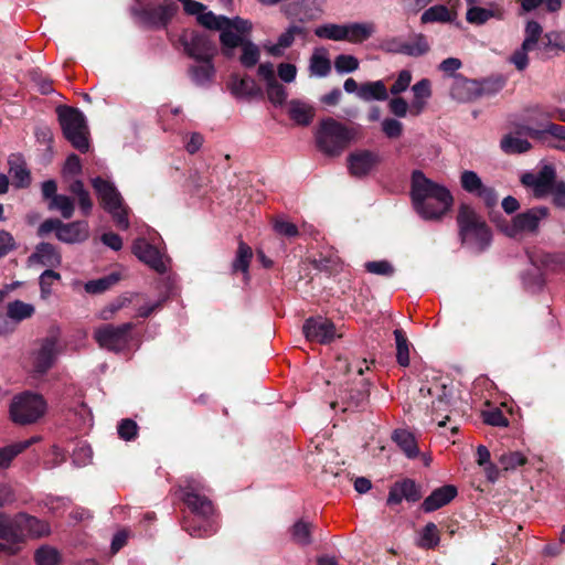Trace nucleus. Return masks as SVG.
I'll use <instances>...</instances> for the list:
<instances>
[{"instance_id":"obj_3","label":"nucleus","mask_w":565,"mask_h":565,"mask_svg":"<svg viewBox=\"0 0 565 565\" xmlns=\"http://www.w3.org/2000/svg\"><path fill=\"white\" fill-rule=\"evenodd\" d=\"M198 22L209 30L220 31L221 52L226 58H233L235 55L236 36L234 32H250L253 29L252 22L246 19L215 15L212 11H203L199 14Z\"/></svg>"},{"instance_id":"obj_38","label":"nucleus","mask_w":565,"mask_h":565,"mask_svg":"<svg viewBox=\"0 0 565 565\" xmlns=\"http://www.w3.org/2000/svg\"><path fill=\"white\" fill-rule=\"evenodd\" d=\"M501 11L499 8L490 6L489 8H481L478 6H472L468 9L466 13V19L471 24L481 25L486 23L489 19L494 17H500Z\"/></svg>"},{"instance_id":"obj_10","label":"nucleus","mask_w":565,"mask_h":565,"mask_svg":"<svg viewBox=\"0 0 565 565\" xmlns=\"http://www.w3.org/2000/svg\"><path fill=\"white\" fill-rule=\"evenodd\" d=\"M184 53L194 61L214 60L218 49L214 40L206 33L198 31L184 32L180 36Z\"/></svg>"},{"instance_id":"obj_8","label":"nucleus","mask_w":565,"mask_h":565,"mask_svg":"<svg viewBox=\"0 0 565 565\" xmlns=\"http://www.w3.org/2000/svg\"><path fill=\"white\" fill-rule=\"evenodd\" d=\"M92 185L97 193L102 206L113 216L116 225L121 230H127L129 227L127 209L115 185L100 177L94 178Z\"/></svg>"},{"instance_id":"obj_2","label":"nucleus","mask_w":565,"mask_h":565,"mask_svg":"<svg viewBox=\"0 0 565 565\" xmlns=\"http://www.w3.org/2000/svg\"><path fill=\"white\" fill-rule=\"evenodd\" d=\"M458 234L463 245L481 253L491 244V231L486 221L468 204H460L457 214Z\"/></svg>"},{"instance_id":"obj_13","label":"nucleus","mask_w":565,"mask_h":565,"mask_svg":"<svg viewBox=\"0 0 565 565\" xmlns=\"http://www.w3.org/2000/svg\"><path fill=\"white\" fill-rule=\"evenodd\" d=\"M548 209L536 206L516 214L512 218L509 235L515 236L521 233L535 234L539 231L540 222L548 216Z\"/></svg>"},{"instance_id":"obj_19","label":"nucleus","mask_w":565,"mask_h":565,"mask_svg":"<svg viewBox=\"0 0 565 565\" xmlns=\"http://www.w3.org/2000/svg\"><path fill=\"white\" fill-rule=\"evenodd\" d=\"M448 88L451 98L459 103H469L478 98V81L463 76L455 77L448 83Z\"/></svg>"},{"instance_id":"obj_43","label":"nucleus","mask_w":565,"mask_h":565,"mask_svg":"<svg viewBox=\"0 0 565 565\" xmlns=\"http://www.w3.org/2000/svg\"><path fill=\"white\" fill-rule=\"evenodd\" d=\"M440 541L439 531L435 523H427L420 532L417 545L422 548L431 550L435 548Z\"/></svg>"},{"instance_id":"obj_63","label":"nucleus","mask_w":565,"mask_h":565,"mask_svg":"<svg viewBox=\"0 0 565 565\" xmlns=\"http://www.w3.org/2000/svg\"><path fill=\"white\" fill-rule=\"evenodd\" d=\"M117 431L121 439L130 441L135 439L138 434V425L135 420L125 418L119 423Z\"/></svg>"},{"instance_id":"obj_30","label":"nucleus","mask_w":565,"mask_h":565,"mask_svg":"<svg viewBox=\"0 0 565 565\" xmlns=\"http://www.w3.org/2000/svg\"><path fill=\"white\" fill-rule=\"evenodd\" d=\"M0 539L10 543L22 541L19 514L13 520L6 514H0Z\"/></svg>"},{"instance_id":"obj_60","label":"nucleus","mask_w":565,"mask_h":565,"mask_svg":"<svg viewBox=\"0 0 565 565\" xmlns=\"http://www.w3.org/2000/svg\"><path fill=\"white\" fill-rule=\"evenodd\" d=\"M266 92L269 100L275 105H282L287 99V92L277 79L266 85Z\"/></svg>"},{"instance_id":"obj_64","label":"nucleus","mask_w":565,"mask_h":565,"mask_svg":"<svg viewBox=\"0 0 565 565\" xmlns=\"http://www.w3.org/2000/svg\"><path fill=\"white\" fill-rule=\"evenodd\" d=\"M483 422L491 426L507 427L509 425L508 418L499 408L482 412Z\"/></svg>"},{"instance_id":"obj_54","label":"nucleus","mask_w":565,"mask_h":565,"mask_svg":"<svg viewBox=\"0 0 565 565\" xmlns=\"http://www.w3.org/2000/svg\"><path fill=\"white\" fill-rule=\"evenodd\" d=\"M271 224L275 233L279 236L292 238L299 235L297 225L282 216L273 217Z\"/></svg>"},{"instance_id":"obj_25","label":"nucleus","mask_w":565,"mask_h":565,"mask_svg":"<svg viewBox=\"0 0 565 565\" xmlns=\"http://www.w3.org/2000/svg\"><path fill=\"white\" fill-rule=\"evenodd\" d=\"M213 61L214 60L195 61V64L189 66L188 74L195 85L206 86L213 82L216 74Z\"/></svg>"},{"instance_id":"obj_12","label":"nucleus","mask_w":565,"mask_h":565,"mask_svg":"<svg viewBox=\"0 0 565 565\" xmlns=\"http://www.w3.org/2000/svg\"><path fill=\"white\" fill-rule=\"evenodd\" d=\"M543 33L542 25L536 21H529L524 30V40L521 46L513 52L509 61L515 66L518 71H524L529 65V52L539 49Z\"/></svg>"},{"instance_id":"obj_47","label":"nucleus","mask_w":565,"mask_h":565,"mask_svg":"<svg viewBox=\"0 0 565 565\" xmlns=\"http://www.w3.org/2000/svg\"><path fill=\"white\" fill-rule=\"evenodd\" d=\"M119 279V274L113 273L99 279L89 280L88 282L85 284V290L88 294H100L109 289L115 284H117Z\"/></svg>"},{"instance_id":"obj_49","label":"nucleus","mask_w":565,"mask_h":565,"mask_svg":"<svg viewBox=\"0 0 565 565\" xmlns=\"http://www.w3.org/2000/svg\"><path fill=\"white\" fill-rule=\"evenodd\" d=\"M524 131L534 139L543 140L545 135L562 139L565 137V127L557 124H548L544 129L539 130L529 126L523 127Z\"/></svg>"},{"instance_id":"obj_21","label":"nucleus","mask_w":565,"mask_h":565,"mask_svg":"<svg viewBox=\"0 0 565 565\" xmlns=\"http://www.w3.org/2000/svg\"><path fill=\"white\" fill-rule=\"evenodd\" d=\"M250 32H241L235 31L234 35L236 36V47H242V55L239 56V62L244 67L252 68L254 67L260 57L259 47L253 43L250 40L246 39V35Z\"/></svg>"},{"instance_id":"obj_17","label":"nucleus","mask_w":565,"mask_h":565,"mask_svg":"<svg viewBox=\"0 0 565 565\" xmlns=\"http://www.w3.org/2000/svg\"><path fill=\"white\" fill-rule=\"evenodd\" d=\"M57 335H49L40 341V347L33 353V367L38 373L47 372L57 355Z\"/></svg>"},{"instance_id":"obj_6","label":"nucleus","mask_w":565,"mask_h":565,"mask_svg":"<svg viewBox=\"0 0 565 565\" xmlns=\"http://www.w3.org/2000/svg\"><path fill=\"white\" fill-rule=\"evenodd\" d=\"M56 111L64 137L78 151L83 153L88 151L89 132L83 113L70 106H58Z\"/></svg>"},{"instance_id":"obj_45","label":"nucleus","mask_w":565,"mask_h":565,"mask_svg":"<svg viewBox=\"0 0 565 565\" xmlns=\"http://www.w3.org/2000/svg\"><path fill=\"white\" fill-rule=\"evenodd\" d=\"M47 207L51 211H58L62 217L65 220L71 218L75 211L73 199L64 194L54 196L53 200L49 202Z\"/></svg>"},{"instance_id":"obj_44","label":"nucleus","mask_w":565,"mask_h":565,"mask_svg":"<svg viewBox=\"0 0 565 565\" xmlns=\"http://www.w3.org/2000/svg\"><path fill=\"white\" fill-rule=\"evenodd\" d=\"M412 90L414 93V100L412 106L417 109L416 114H418L423 109L425 100L431 96L429 79H420L412 87Z\"/></svg>"},{"instance_id":"obj_7","label":"nucleus","mask_w":565,"mask_h":565,"mask_svg":"<svg viewBox=\"0 0 565 565\" xmlns=\"http://www.w3.org/2000/svg\"><path fill=\"white\" fill-rule=\"evenodd\" d=\"M46 412V402L42 395L23 392L15 395L9 406L10 419L20 426L35 424Z\"/></svg>"},{"instance_id":"obj_15","label":"nucleus","mask_w":565,"mask_h":565,"mask_svg":"<svg viewBox=\"0 0 565 565\" xmlns=\"http://www.w3.org/2000/svg\"><path fill=\"white\" fill-rule=\"evenodd\" d=\"M381 163L379 153L371 150H358L348 156V168L352 177L364 178Z\"/></svg>"},{"instance_id":"obj_58","label":"nucleus","mask_w":565,"mask_h":565,"mask_svg":"<svg viewBox=\"0 0 565 565\" xmlns=\"http://www.w3.org/2000/svg\"><path fill=\"white\" fill-rule=\"evenodd\" d=\"M499 462L504 470H512L516 467L525 465L526 458L519 451H511L502 454L499 457Z\"/></svg>"},{"instance_id":"obj_50","label":"nucleus","mask_w":565,"mask_h":565,"mask_svg":"<svg viewBox=\"0 0 565 565\" xmlns=\"http://www.w3.org/2000/svg\"><path fill=\"white\" fill-rule=\"evenodd\" d=\"M312 524L303 520L297 521L290 529L294 542L300 545H309L311 543Z\"/></svg>"},{"instance_id":"obj_26","label":"nucleus","mask_w":565,"mask_h":565,"mask_svg":"<svg viewBox=\"0 0 565 565\" xmlns=\"http://www.w3.org/2000/svg\"><path fill=\"white\" fill-rule=\"evenodd\" d=\"M540 51L545 57L557 56L565 53V31H551L542 34Z\"/></svg>"},{"instance_id":"obj_16","label":"nucleus","mask_w":565,"mask_h":565,"mask_svg":"<svg viewBox=\"0 0 565 565\" xmlns=\"http://www.w3.org/2000/svg\"><path fill=\"white\" fill-rule=\"evenodd\" d=\"M302 329L307 340L319 343H329L340 337L333 322L322 317L307 319Z\"/></svg>"},{"instance_id":"obj_41","label":"nucleus","mask_w":565,"mask_h":565,"mask_svg":"<svg viewBox=\"0 0 565 565\" xmlns=\"http://www.w3.org/2000/svg\"><path fill=\"white\" fill-rule=\"evenodd\" d=\"M10 173L14 180V183L19 188H24L30 184L31 177L25 164L17 156H11L9 159Z\"/></svg>"},{"instance_id":"obj_4","label":"nucleus","mask_w":565,"mask_h":565,"mask_svg":"<svg viewBox=\"0 0 565 565\" xmlns=\"http://www.w3.org/2000/svg\"><path fill=\"white\" fill-rule=\"evenodd\" d=\"M521 183L532 190L534 198L544 199L552 195L556 206L565 207V182L557 181L554 167L546 164L536 173H524Z\"/></svg>"},{"instance_id":"obj_9","label":"nucleus","mask_w":565,"mask_h":565,"mask_svg":"<svg viewBox=\"0 0 565 565\" xmlns=\"http://www.w3.org/2000/svg\"><path fill=\"white\" fill-rule=\"evenodd\" d=\"M135 324L126 322L119 326L103 324L94 330L93 337L98 345L103 349L120 352L131 341V331Z\"/></svg>"},{"instance_id":"obj_22","label":"nucleus","mask_w":565,"mask_h":565,"mask_svg":"<svg viewBox=\"0 0 565 565\" xmlns=\"http://www.w3.org/2000/svg\"><path fill=\"white\" fill-rule=\"evenodd\" d=\"M89 236L88 224L85 221L62 223L57 239L66 244L82 243Z\"/></svg>"},{"instance_id":"obj_5","label":"nucleus","mask_w":565,"mask_h":565,"mask_svg":"<svg viewBox=\"0 0 565 565\" xmlns=\"http://www.w3.org/2000/svg\"><path fill=\"white\" fill-rule=\"evenodd\" d=\"M354 131L329 117L322 119L316 131L318 149L328 157H339L354 138Z\"/></svg>"},{"instance_id":"obj_35","label":"nucleus","mask_w":565,"mask_h":565,"mask_svg":"<svg viewBox=\"0 0 565 565\" xmlns=\"http://www.w3.org/2000/svg\"><path fill=\"white\" fill-rule=\"evenodd\" d=\"M252 258V248L242 238H239L236 256L232 263L233 273L242 271L245 275V279H248V268Z\"/></svg>"},{"instance_id":"obj_56","label":"nucleus","mask_w":565,"mask_h":565,"mask_svg":"<svg viewBox=\"0 0 565 565\" xmlns=\"http://www.w3.org/2000/svg\"><path fill=\"white\" fill-rule=\"evenodd\" d=\"M461 66L462 63L459 58L448 57L438 65V70L443 73V78L448 83H451L455 77L462 76L457 74V71L461 68Z\"/></svg>"},{"instance_id":"obj_62","label":"nucleus","mask_w":565,"mask_h":565,"mask_svg":"<svg viewBox=\"0 0 565 565\" xmlns=\"http://www.w3.org/2000/svg\"><path fill=\"white\" fill-rule=\"evenodd\" d=\"M334 67L339 73H350L359 68V61L353 55L340 54L334 60Z\"/></svg>"},{"instance_id":"obj_37","label":"nucleus","mask_w":565,"mask_h":565,"mask_svg":"<svg viewBox=\"0 0 565 565\" xmlns=\"http://www.w3.org/2000/svg\"><path fill=\"white\" fill-rule=\"evenodd\" d=\"M429 50V43L424 34H414L409 40L404 41V55L419 57L428 53Z\"/></svg>"},{"instance_id":"obj_31","label":"nucleus","mask_w":565,"mask_h":565,"mask_svg":"<svg viewBox=\"0 0 565 565\" xmlns=\"http://www.w3.org/2000/svg\"><path fill=\"white\" fill-rule=\"evenodd\" d=\"M20 529L22 531V539L25 532L31 536H43L50 533L49 524L44 521L36 519L35 516L28 515L25 513L19 514Z\"/></svg>"},{"instance_id":"obj_59","label":"nucleus","mask_w":565,"mask_h":565,"mask_svg":"<svg viewBox=\"0 0 565 565\" xmlns=\"http://www.w3.org/2000/svg\"><path fill=\"white\" fill-rule=\"evenodd\" d=\"M504 79H486L478 82V98L482 96H492L499 93L504 86Z\"/></svg>"},{"instance_id":"obj_48","label":"nucleus","mask_w":565,"mask_h":565,"mask_svg":"<svg viewBox=\"0 0 565 565\" xmlns=\"http://www.w3.org/2000/svg\"><path fill=\"white\" fill-rule=\"evenodd\" d=\"M8 317L13 320L21 321L31 318L35 312V308L31 303L21 300L12 301L8 305Z\"/></svg>"},{"instance_id":"obj_55","label":"nucleus","mask_w":565,"mask_h":565,"mask_svg":"<svg viewBox=\"0 0 565 565\" xmlns=\"http://www.w3.org/2000/svg\"><path fill=\"white\" fill-rule=\"evenodd\" d=\"M460 183L465 191L475 195L484 186L480 177L471 170L461 173Z\"/></svg>"},{"instance_id":"obj_46","label":"nucleus","mask_w":565,"mask_h":565,"mask_svg":"<svg viewBox=\"0 0 565 565\" xmlns=\"http://www.w3.org/2000/svg\"><path fill=\"white\" fill-rule=\"evenodd\" d=\"M315 34L320 39L345 41V24L327 23L318 26Z\"/></svg>"},{"instance_id":"obj_14","label":"nucleus","mask_w":565,"mask_h":565,"mask_svg":"<svg viewBox=\"0 0 565 565\" xmlns=\"http://www.w3.org/2000/svg\"><path fill=\"white\" fill-rule=\"evenodd\" d=\"M132 253L139 260L147 264L157 273L163 274L167 271L168 257L161 254L156 246L149 244L146 239H136L132 244Z\"/></svg>"},{"instance_id":"obj_42","label":"nucleus","mask_w":565,"mask_h":565,"mask_svg":"<svg viewBox=\"0 0 565 565\" xmlns=\"http://www.w3.org/2000/svg\"><path fill=\"white\" fill-rule=\"evenodd\" d=\"M30 446L31 441H19L0 448V470L7 469L12 460Z\"/></svg>"},{"instance_id":"obj_28","label":"nucleus","mask_w":565,"mask_h":565,"mask_svg":"<svg viewBox=\"0 0 565 565\" xmlns=\"http://www.w3.org/2000/svg\"><path fill=\"white\" fill-rule=\"evenodd\" d=\"M297 35H306V30L301 25L292 24L286 32L280 34L276 44L265 45V49L270 55L280 56L285 49L291 46Z\"/></svg>"},{"instance_id":"obj_20","label":"nucleus","mask_w":565,"mask_h":565,"mask_svg":"<svg viewBox=\"0 0 565 565\" xmlns=\"http://www.w3.org/2000/svg\"><path fill=\"white\" fill-rule=\"evenodd\" d=\"M174 9L171 6L145 8L139 12L141 22L149 28H164L172 18Z\"/></svg>"},{"instance_id":"obj_33","label":"nucleus","mask_w":565,"mask_h":565,"mask_svg":"<svg viewBox=\"0 0 565 565\" xmlns=\"http://www.w3.org/2000/svg\"><path fill=\"white\" fill-rule=\"evenodd\" d=\"M375 31V26L371 22L349 23L345 24V41L351 43H362L370 39Z\"/></svg>"},{"instance_id":"obj_51","label":"nucleus","mask_w":565,"mask_h":565,"mask_svg":"<svg viewBox=\"0 0 565 565\" xmlns=\"http://www.w3.org/2000/svg\"><path fill=\"white\" fill-rule=\"evenodd\" d=\"M396 341V359L399 365L407 366L409 364V343L405 333L401 329L394 330Z\"/></svg>"},{"instance_id":"obj_57","label":"nucleus","mask_w":565,"mask_h":565,"mask_svg":"<svg viewBox=\"0 0 565 565\" xmlns=\"http://www.w3.org/2000/svg\"><path fill=\"white\" fill-rule=\"evenodd\" d=\"M331 70L330 60L322 53L316 52L310 58V71L318 76H326Z\"/></svg>"},{"instance_id":"obj_18","label":"nucleus","mask_w":565,"mask_h":565,"mask_svg":"<svg viewBox=\"0 0 565 565\" xmlns=\"http://www.w3.org/2000/svg\"><path fill=\"white\" fill-rule=\"evenodd\" d=\"M422 498V492L416 482L412 479H404L395 482L388 492L387 504H398L404 499L408 502H416Z\"/></svg>"},{"instance_id":"obj_52","label":"nucleus","mask_w":565,"mask_h":565,"mask_svg":"<svg viewBox=\"0 0 565 565\" xmlns=\"http://www.w3.org/2000/svg\"><path fill=\"white\" fill-rule=\"evenodd\" d=\"M367 384H363L362 388L350 391L344 397L343 402L347 404L344 411L354 409L363 406L369 398Z\"/></svg>"},{"instance_id":"obj_29","label":"nucleus","mask_w":565,"mask_h":565,"mask_svg":"<svg viewBox=\"0 0 565 565\" xmlns=\"http://www.w3.org/2000/svg\"><path fill=\"white\" fill-rule=\"evenodd\" d=\"M31 262H36L47 267H55L61 264V255L50 243H40L35 252L30 256Z\"/></svg>"},{"instance_id":"obj_1","label":"nucleus","mask_w":565,"mask_h":565,"mask_svg":"<svg viewBox=\"0 0 565 565\" xmlns=\"http://www.w3.org/2000/svg\"><path fill=\"white\" fill-rule=\"evenodd\" d=\"M411 198L415 211L425 220H440L454 203L450 191L420 170L412 173Z\"/></svg>"},{"instance_id":"obj_23","label":"nucleus","mask_w":565,"mask_h":565,"mask_svg":"<svg viewBox=\"0 0 565 565\" xmlns=\"http://www.w3.org/2000/svg\"><path fill=\"white\" fill-rule=\"evenodd\" d=\"M457 495V488L451 484H446L435 489L422 503V509L425 512L436 511L444 505L448 504Z\"/></svg>"},{"instance_id":"obj_61","label":"nucleus","mask_w":565,"mask_h":565,"mask_svg":"<svg viewBox=\"0 0 565 565\" xmlns=\"http://www.w3.org/2000/svg\"><path fill=\"white\" fill-rule=\"evenodd\" d=\"M36 565H56L60 561L58 552L52 547H41L35 552Z\"/></svg>"},{"instance_id":"obj_11","label":"nucleus","mask_w":565,"mask_h":565,"mask_svg":"<svg viewBox=\"0 0 565 565\" xmlns=\"http://www.w3.org/2000/svg\"><path fill=\"white\" fill-rule=\"evenodd\" d=\"M202 489V484L193 479L186 480L184 486L180 487L182 501L191 512L188 516L212 518L214 515V504L206 495L200 493Z\"/></svg>"},{"instance_id":"obj_53","label":"nucleus","mask_w":565,"mask_h":565,"mask_svg":"<svg viewBox=\"0 0 565 565\" xmlns=\"http://www.w3.org/2000/svg\"><path fill=\"white\" fill-rule=\"evenodd\" d=\"M420 20L423 23L449 22L451 21V13L445 6H434L423 13Z\"/></svg>"},{"instance_id":"obj_24","label":"nucleus","mask_w":565,"mask_h":565,"mask_svg":"<svg viewBox=\"0 0 565 565\" xmlns=\"http://www.w3.org/2000/svg\"><path fill=\"white\" fill-rule=\"evenodd\" d=\"M524 126L518 127L515 132L507 134L502 137L500 147L507 154H519L529 151L532 145L522 136H529L524 129Z\"/></svg>"},{"instance_id":"obj_39","label":"nucleus","mask_w":565,"mask_h":565,"mask_svg":"<svg viewBox=\"0 0 565 565\" xmlns=\"http://www.w3.org/2000/svg\"><path fill=\"white\" fill-rule=\"evenodd\" d=\"M68 191L77 196L82 213L85 216L89 215L93 210V200L89 192L85 189L83 181L74 180L68 186Z\"/></svg>"},{"instance_id":"obj_34","label":"nucleus","mask_w":565,"mask_h":565,"mask_svg":"<svg viewBox=\"0 0 565 565\" xmlns=\"http://www.w3.org/2000/svg\"><path fill=\"white\" fill-rule=\"evenodd\" d=\"M358 97L365 102L386 100L388 94L385 84L382 81H375L361 84Z\"/></svg>"},{"instance_id":"obj_40","label":"nucleus","mask_w":565,"mask_h":565,"mask_svg":"<svg viewBox=\"0 0 565 565\" xmlns=\"http://www.w3.org/2000/svg\"><path fill=\"white\" fill-rule=\"evenodd\" d=\"M392 438L408 458L417 457L419 450L415 437L409 431L404 429L395 430Z\"/></svg>"},{"instance_id":"obj_27","label":"nucleus","mask_w":565,"mask_h":565,"mask_svg":"<svg viewBox=\"0 0 565 565\" xmlns=\"http://www.w3.org/2000/svg\"><path fill=\"white\" fill-rule=\"evenodd\" d=\"M182 527L192 537H205L215 532L212 518L183 516Z\"/></svg>"},{"instance_id":"obj_32","label":"nucleus","mask_w":565,"mask_h":565,"mask_svg":"<svg viewBox=\"0 0 565 565\" xmlns=\"http://www.w3.org/2000/svg\"><path fill=\"white\" fill-rule=\"evenodd\" d=\"M230 90L235 96H256L260 93V88L257 86L256 82L249 77H238L233 75L231 77V82L228 84Z\"/></svg>"},{"instance_id":"obj_36","label":"nucleus","mask_w":565,"mask_h":565,"mask_svg":"<svg viewBox=\"0 0 565 565\" xmlns=\"http://www.w3.org/2000/svg\"><path fill=\"white\" fill-rule=\"evenodd\" d=\"M289 117L298 125L307 126L313 118V109L306 103L300 100H291L289 103Z\"/></svg>"}]
</instances>
